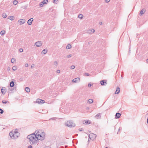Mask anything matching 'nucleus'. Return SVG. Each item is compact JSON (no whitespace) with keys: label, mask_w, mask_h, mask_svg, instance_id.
I'll use <instances>...</instances> for the list:
<instances>
[{"label":"nucleus","mask_w":148,"mask_h":148,"mask_svg":"<svg viewBox=\"0 0 148 148\" xmlns=\"http://www.w3.org/2000/svg\"><path fill=\"white\" fill-rule=\"evenodd\" d=\"M45 133L41 130H36L34 133L28 136L27 138L32 145H35L38 140H43L45 138Z\"/></svg>","instance_id":"nucleus-1"},{"label":"nucleus","mask_w":148,"mask_h":148,"mask_svg":"<svg viewBox=\"0 0 148 148\" xmlns=\"http://www.w3.org/2000/svg\"><path fill=\"white\" fill-rule=\"evenodd\" d=\"M66 125L70 127H75V124L74 123L73 121L71 120L68 121L66 123Z\"/></svg>","instance_id":"nucleus-2"},{"label":"nucleus","mask_w":148,"mask_h":148,"mask_svg":"<svg viewBox=\"0 0 148 148\" xmlns=\"http://www.w3.org/2000/svg\"><path fill=\"white\" fill-rule=\"evenodd\" d=\"M16 90V87H14L13 88H9L8 90V92L9 93L13 92L14 91Z\"/></svg>","instance_id":"nucleus-3"},{"label":"nucleus","mask_w":148,"mask_h":148,"mask_svg":"<svg viewBox=\"0 0 148 148\" xmlns=\"http://www.w3.org/2000/svg\"><path fill=\"white\" fill-rule=\"evenodd\" d=\"M48 0H43L39 4L40 6L41 7H42L44 5L47 4L48 2Z\"/></svg>","instance_id":"nucleus-4"},{"label":"nucleus","mask_w":148,"mask_h":148,"mask_svg":"<svg viewBox=\"0 0 148 148\" xmlns=\"http://www.w3.org/2000/svg\"><path fill=\"white\" fill-rule=\"evenodd\" d=\"M36 102L39 104H41L44 103L45 101L40 99H38L37 100Z\"/></svg>","instance_id":"nucleus-5"},{"label":"nucleus","mask_w":148,"mask_h":148,"mask_svg":"<svg viewBox=\"0 0 148 148\" xmlns=\"http://www.w3.org/2000/svg\"><path fill=\"white\" fill-rule=\"evenodd\" d=\"M35 45L36 47H40L42 45V42L41 41L37 42L35 43Z\"/></svg>","instance_id":"nucleus-6"},{"label":"nucleus","mask_w":148,"mask_h":148,"mask_svg":"<svg viewBox=\"0 0 148 148\" xmlns=\"http://www.w3.org/2000/svg\"><path fill=\"white\" fill-rule=\"evenodd\" d=\"M100 82L101 85L102 86L106 85L107 84V81L106 80H101Z\"/></svg>","instance_id":"nucleus-7"},{"label":"nucleus","mask_w":148,"mask_h":148,"mask_svg":"<svg viewBox=\"0 0 148 148\" xmlns=\"http://www.w3.org/2000/svg\"><path fill=\"white\" fill-rule=\"evenodd\" d=\"M1 90L2 94V95H5L6 92V88L5 87H3L1 88Z\"/></svg>","instance_id":"nucleus-8"},{"label":"nucleus","mask_w":148,"mask_h":148,"mask_svg":"<svg viewBox=\"0 0 148 148\" xmlns=\"http://www.w3.org/2000/svg\"><path fill=\"white\" fill-rule=\"evenodd\" d=\"M25 21V20L24 19H22L18 20V22L20 25H22L24 24Z\"/></svg>","instance_id":"nucleus-9"},{"label":"nucleus","mask_w":148,"mask_h":148,"mask_svg":"<svg viewBox=\"0 0 148 148\" xmlns=\"http://www.w3.org/2000/svg\"><path fill=\"white\" fill-rule=\"evenodd\" d=\"M95 32V30L93 29H91L87 30V32L88 34H92Z\"/></svg>","instance_id":"nucleus-10"},{"label":"nucleus","mask_w":148,"mask_h":148,"mask_svg":"<svg viewBox=\"0 0 148 148\" xmlns=\"http://www.w3.org/2000/svg\"><path fill=\"white\" fill-rule=\"evenodd\" d=\"M33 21V18H31L28 20L27 24L29 25H31L32 24V22Z\"/></svg>","instance_id":"nucleus-11"},{"label":"nucleus","mask_w":148,"mask_h":148,"mask_svg":"<svg viewBox=\"0 0 148 148\" xmlns=\"http://www.w3.org/2000/svg\"><path fill=\"white\" fill-rule=\"evenodd\" d=\"M121 115V114L117 112L115 115V118L116 119H118L120 118Z\"/></svg>","instance_id":"nucleus-12"},{"label":"nucleus","mask_w":148,"mask_h":148,"mask_svg":"<svg viewBox=\"0 0 148 148\" xmlns=\"http://www.w3.org/2000/svg\"><path fill=\"white\" fill-rule=\"evenodd\" d=\"M9 135L11 138L12 139H15V137H14L15 134H14L13 132H11L10 133Z\"/></svg>","instance_id":"nucleus-13"},{"label":"nucleus","mask_w":148,"mask_h":148,"mask_svg":"<svg viewBox=\"0 0 148 148\" xmlns=\"http://www.w3.org/2000/svg\"><path fill=\"white\" fill-rule=\"evenodd\" d=\"M90 136L93 139H94L96 137V135L93 133H90Z\"/></svg>","instance_id":"nucleus-14"},{"label":"nucleus","mask_w":148,"mask_h":148,"mask_svg":"<svg viewBox=\"0 0 148 148\" xmlns=\"http://www.w3.org/2000/svg\"><path fill=\"white\" fill-rule=\"evenodd\" d=\"M120 91V88L118 86L116 88V91L115 92V94H118Z\"/></svg>","instance_id":"nucleus-15"},{"label":"nucleus","mask_w":148,"mask_h":148,"mask_svg":"<svg viewBox=\"0 0 148 148\" xmlns=\"http://www.w3.org/2000/svg\"><path fill=\"white\" fill-rule=\"evenodd\" d=\"M90 123V122L89 120H84L83 121V124L88 125Z\"/></svg>","instance_id":"nucleus-16"},{"label":"nucleus","mask_w":148,"mask_h":148,"mask_svg":"<svg viewBox=\"0 0 148 148\" xmlns=\"http://www.w3.org/2000/svg\"><path fill=\"white\" fill-rule=\"evenodd\" d=\"M14 81H12L10 82V86L11 87H14Z\"/></svg>","instance_id":"nucleus-17"},{"label":"nucleus","mask_w":148,"mask_h":148,"mask_svg":"<svg viewBox=\"0 0 148 148\" xmlns=\"http://www.w3.org/2000/svg\"><path fill=\"white\" fill-rule=\"evenodd\" d=\"M95 117L97 119H100L101 117V116L100 113L97 114L95 116Z\"/></svg>","instance_id":"nucleus-18"},{"label":"nucleus","mask_w":148,"mask_h":148,"mask_svg":"<svg viewBox=\"0 0 148 148\" xmlns=\"http://www.w3.org/2000/svg\"><path fill=\"white\" fill-rule=\"evenodd\" d=\"M14 16H9L8 19L10 20L11 21H13L14 19Z\"/></svg>","instance_id":"nucleus-19"},{"label":"nucleus","mask_w":148,"mask_h":148,"mask_svg":"<svg viewBox=\"0 0 148 148\" xmlns=\"http://www.w3.org/2000/svg\"><path fill=\"white\" fill-rule=\"evenodd\" d=\"M145 9H142L140 12V14L141 15H143L145 12Z\"/></svg>","instance_id":"nucleus-20"},{"label":"nucleus","mask_w":148,"mask_h":148,"mask_svg":"<svg viewBox=\"0 0 148 148\" xmlns=\"http://www.w3.org/2000/svg\"><path fill=\"white\" fill-rule=\"evenodd\" d=\"M5 32L4 30H2L0 32V34L2 35H4L5 34Z\"/></svg>","instance_id":"nucleus-21"},{"label":"nucleus","mask_w":148,"mask_h":148,"mask_svg":"<svg viewBox=\"0 0 148 148\" xmlns=\"http://www.w3.org/2000/svg\"><path fill=\"white\" fill-rule=\"evenodd\" d=\"M71 46L70 44H69L67 45L66 47V48L67 49H69L71 48Z\"/></svg>","instance_id":"nucleus-22"},{"label":"nucleus","mask_w":148,"mask_h":148,"mask_svg":"<svg viewBox=\"0 0 148 148\" xmlns=\"http://www.w3.org/2000/svg\"><path fill=\"white\" fill-rule=\"evenodd\" d=\"M25 91L27 92H29L30 91V88L28 87H26L25 89Z\"/></svg>","instance_id":"nucleus-23"},{"label":"nucleus","mask_w":148,"mask_h":148,"mask_svg":"<svg viewBox=\"0 0 148 148\" xmlns=\"http://www.w3.org/2000/svg\"><path fill=\"white\" fill-rule=\"evenodd\" d=\"M47 52V51H46L45 49H43L42 52V53L46 54Z\"/></svg>","instance_id":"nucleus-24"},{"label":"nucleus","mask_w":148,"mask_h":148,"mask_svg":"<svg viewBox=\"0 0 148 148\" xmlns=\"http://www.w3.org/2000/svg\"><path fill=\"white\" fill-rule=\"evenodd\" d=\"M78 17L79 18L82 19L83 18V16L82 14H80L78 15Z\"/></svg>","instance_id":"nucleus-25"},{"label":"nucleus","mask_w":148,"mask_h":148,"mask_svg":"<svg viewBox=\"0 0 148 148\" xmlns=\"http://www.w3.org/2000/svg\"><path fill=\"white\" fill-rule=\"evenodd\" d=\"M88 101L90 104H91L93 102V100L92 99H88Z\"/></svg>","instance_id":"nucleus-26"},{"label":"nucleus","mask_w":148,"mask_h":148,"mask_svg":"<svg viewBox=\"0 0 148 148\" xmlns=\"http://www.w3.org/2000/svg\"><path fill=\"white\" fill-rule=\"evenodd\" d=\"M16 61L15 59L14 58L12 59L11 60V62L12 63H14Z\"/></svg>","instance_id":"nucleus-27"},{"label":"nucleus","mask_w":148,"mask_h":148,"mask_svg":"<svg viewBox=\"0 0 148 148\" xmlns=\"http://www.w3.org/2000/svg\"><path fill=\"white\" fill-rule=\"evenodd\" d=\"M7 16V15L5 13H3L2 14V17L4 18H6Z\"/></svg>","instance_id":"nucleus-28"},{"label":"nucleus","mask_w":148,"mask_h":148,"mask_svg":"<svg viewBox=\"0 0 148 148\" xmlns=\"http://www.w3.org/2000/svg\"><path fill=\"white\" fill-rule=\"evenodd\" d=\"M14 133L15 134H18V135H19V134H18V130H15Z\"/></svg>","instance_id":"nucleus-29"},{"label":"nucleus","mask_w":148,"mask_h":148,"mask_svg":"<svg viewBox=\"0 0 148 148\" xmlns=\"http://www.w3.org/2000/svg\"><path fill=\"white\" fill-rule=\"evenodd\" d=\"M17 69V67L16 66H14L12 67V70L14 71H16Z\"/></svg>","instance_id":"nucleus-30"},{"label":"nucleus","mask_w":148,"mask_h":148,"mask_svg":"<svg viewBox=\"0 0 148 148\" xmlns=\"http://www.w3.org/2000/svg\"><path fill=\"white\" fill-rule=\"evenodd\" d=\"M18 3V1L16 0H14L13 1V3L14 5H16Z\"/></svg>","instance_id":"nucleus-31"},{"label":"nucleus","mask_w":148,"mask_h":148,"mask_svg":"<svg viewBox=\"0 0 148 148\" xmlns=\"http://www.w3.org/2000/svg\"><path fill=\"white\" fill-rule=\"evenodd\" d=\"M75 80H76L77 82H79L80 81V79L79 78L77 77L75 78Z\"/></svg>","instance_id":"nucleus-32"},{"label":"nucleus","mask_w":148,"mask_h":148,"mask_svg":"<svg viewBox=\"0 0 148 148\" xmlns=\"http://www.w3.org/2000/svg\"><path fill=\"white\" fill-rule=\"evenodd\" d=\"M4 112L3 110L0 108V114H2Z\"/></svg>","instance_id":"nucleus-33"},{"label":"nucleus","mask_w":148,"mask_h":148,"mask_svg":"<svg viewBox=\"0 0 148 148\" xmlns=\"http://www.w3.org/2000/svg\"><path fill=\"white\" fill-rule=\"evenodd\" d=\"M58 1V0H53V2L54 3L57 4Z\"/></svg>","instance_id":"nucleus-34"},{"label":"nucleus","mask_w":148,"mask_h":148,"mask_svg":"<svg viewBox=\"0 0 148 148\" xmlns=\"http://www.w3.org/2000/svg\"><path fill=\"white\" fill-rule=\"evenodd\" d=\"M8 102L7 101L3 100L2 101V102L3 104H6Z\"/></svg>","instance_id":"nucleus-35"},{"label":"nucleus","mask_w":148,"mask_h":148,"mask_svg":"<svg viewBox=\"0 0 148 148\" xmlns=\"http://www.w3.org/2000/svg\"><path fill=\"white\" fill-rule=\"evenodd\" d=\"M75 67V66L74 65H72L71 67H70V68L71 69H74Z\"/></svg>","instance_id":"nucleus-36"},{"label":"nucleus","mask_w":148,"mask_h":148,"mask_svg":"<svg viewBox=\"0 0 148 148\" xmlns=\"http://www.w3.org/2000/svg\"><path fill=\"white\" fill-rule=\"evenodd\" d=\"M19 135H18V134H15L14 135V137H15V139L16 138H17L18 137V136Z\"/></svg>","instance_id":"nucleus-37"},{"label":"nucleus","mask_w":148,"mask_h":148,"mask_svg":"<svg viewBox=\"0 0 148 148\" xmlns=\"http://www.w3.org/2000/svg\"><path fill=\"white\" fill-rule=\"evenodd\" d=\"M92 85V84H91V83H89L88 84V87H90Z\"/></svg>","instance_id":"nucleus-38"},{"label":"nucleus","mask_w":148,"mask_h":148,"mask_svg":"<svg viewBox=\"0 0 148 148\" xmlns=\"http://www.w3.org/2000/svg\"><path fill=\"white\" fill-rule=\"evenodd\" d=\"M58 64V62L57 61H55L54 62V65H55L56 66H57Z\"/></svg>","instance_id":"nucleus-39"},{"label":"nucleus","mask_w":148,"mask_h":148,"mask_svg":"<svg viewBox=\"0 0 148 148\" xmlns=\"http://www.w3.org/2000/svg\"><path fill=\"white\" fill-rule=\"evenodd\" d=\"M71 57V55L69 54L66 57L67 58H69Z\"/></svg>","instance_id":"nucleus-40"},{"label":"nucleus","mask_w":148,"mask_h":148,"mask_svg":"<svg viewBox=\"0 0 148 148\" xmlns=\"http://www.w3.org/2000/svg\"><path fill=\"white\" fill-rule=\"evenodd\" d=\"M121 127H119V128L118 130V132L117 133V134H118V132H119L121 130Z\"/></svg>","instance_id":"nucleus-41"},{"label":"nucleus","mask_w":148,"mask_h":148,"mask_svg":"<svg viewBox=\"0 0 148 148\" xmlns=\"http://www.w3.org/2000/svg\"><path fill=\"white\" fill-rule=\"evenodd\" d=\"M79 130L80 131H84V129L82 128H81L79 129Z\"/></svg>","instance_id":"nucleus-42"},{"label":"nucleus","mask_w":148,"mask_h":148,"mask_svg":"<svg viewBox=\"0 0 148 148\" xmlns=\"http://www.w3.org/2000/svg\"><path fill=\"white\" fill-rule=\"evenodd\" d=\"M19 51L20 52H22L23 51V49L22 48H20L19 49Z\"/></svg>","instance_id":"nucleus-43"},{"label":"nucleus","mask_w":148,"mask_h":148,"mask_svg":"<svg viewBox=\"0 0 148 148\" xmlns=\"http://www.w3.org/2000/svg\"><path fill=\"white\" fill-rule=\"evenodd\" d=\"M72 82H76V81L75 80V78L73 79V80H72Z\"/></svg>","instance_id":"nucleus-44"},{"label":"nucleus","mask_w":148,"mask_h":148,"mask_svg":"<svg viewBox=\"0 0 148 148\" xmlns=\"http://www.w3.org/2000/svg\"><path fill=\"white\" fill-rule=\"evenodd\" d=\"M85 75L86 76H88L90 74L89 73H85Z\"/></svg>","instance_id":"nucleus-45"},{"label":"nucleus","mask_w":148,"mask_h":148,"mask_svg":"<svg viewBox=\"0 0 148 148\" xmlns=\"http://www.w3.org/2000/svg\"><path fill=\"white\" fill-rule=\"evenodd\" d=\"M10 67H8L7 68V70L8 71H10Z\"/></svg>","instance_id":"nucleus-46"},{"label":"nucleus","mask_w":148,"mask_h":148,"mask_svg":"<svg viewBox=\"0 0 148 148\" xmlns=\"http://www.w3.org/2000/svg\"><path fill=\"white\" fill-rule=\"evenodd\" d=\"M56 118H55V117H53V118H51V119H52V120H54L55 119H56Z\"/></svg>","instance_id":"nucleus-47"},{"label":"nucleus","mask_w":148,"mask_h":148,"mask_svg":"<svg viewBox=\"0 0 148 148\" xmlns=\"http://www.w3.org/2000/svg\"><path fill=\"white\" fill-rule=\"evenodd\" d=\"M106 3H108L110 1V0H105Z\"/></svg>","instance_id":"nucleus-48"},{"label":"nucleus","mask_w":148,"mask_h":148,"mask_svg":"<svg viewBox=\"0 0 148 148\" xmlns=\"http://www.w3.org/2000/svg\"><path fill=\"white\" fill-rule=\"evenodd\" d=\"M28 66V64L27 63H26L25 64V66L26 67H27Z\"/></svg>","instance_id":"nucleus-49"},{"label":"nucleus","mask_w":148,"mask_h":148,"mask_svg":"<svg viewBox=\"0 0 148 148\" xmlns=\"http://www.w3.org/2000/svg\"><path fill=\"white\" fill-rule=\"evenodd\" d=\"M32 146L31 145H29L27 147V148H32Z\"/></svg>","instance_id":"nucleus-50"},{"label":"nucleus","mask_w":148,"mask_h":148,"mask_svg":"<svg viewBox=\"0 0 148 148\" xmlns=\"http://www.w3.org/2000/svg\"><path fill=\"white\" fill-rule=\"evenodd\" d=\"M57 71L58 73H59L60 72V71L59 70H58Z\"/></svg>","instance_id":"nucleus-51"},{"label":"nucleus","mask_w":148,"mask_h":148,"mask_svg":"<svg viewBox=\"0 0 148 148\" xmlns=\"http://www.w3.org/2000/svg\"><path fill=\"white\" fill-rule=\"evenodd\" d=\"M89 138H88V140H89V139H91V137H90V135H89Z\"/></svg>","instance_id":"nucleus-52"},{"label":"nucleus","mask_w":148,"mask_h":148,"mask_svg":"<svg viewBox=\"0 0 148 148\" xmlns=\"http://www.w3.org/2000/svg\"><path fill=\"white\" fill-rule=\"evenodd\" d=\"M33 58V57L32 56L30 57V59H32Z\"/></svg>","instance_id":"nucleus-53"},{"label":"nucleus","mask_w":148,"mask_h":148,"mask_svg":"<svg viewBox=\"0 0 148 148\" xmlns=\"http://www.w3.org/2000/svg\"><path fill=\"white\" fill-rule=\"evenodd\" d=\"M147 123L148 125V117L147 118Z\"/></svg>","instance_id":"nucleus-54"},{"label":"nucleus","mask_w":148,"mask_h":148,"mask_svg":"<svg viewBox=\"0 0 148 148\" xmlns=\"http://www.w3.org/2000/svg\"><path fill=\"white\" fill-rule=\"evenodd\" d=\"M99 24L100 25H101L102 24V22H100L99 23Z\"/></svg>","instance_id":"nucleus-55"},{"label":"nucleus","mask_w":148,"mask_h":148,"mask_svg":"<svg viewBox=\"0 0 148 148\" xmlns=\"http://www.w3.org/2000/svg\"><path fill=\"white\" fill-rule=\"evenodd\" d=\"M33 67H34V66H33V65H32L31 66V67L32 68H33Z\"/></svg>","instance_id":"nucleus-56"},{"label":"nucleus","mask_w":148,"mask_h":148,"mask_svg":"<svg viewBox=\"0 0 148 148\" xmlns=\"http://www.w3.org/2000/svg\"><path fill=\"white\" fill-rule=\"evenodd\" d=\"M147 62H148V59H147Z\"/></svg>","instance_id":"nucleus-57"},{"label":"nucleus","mask_w":148,"mask_h":148,"mask_svg":"<svg viewBox=\"0 0 148 148\" xmlns=\"http://www.w3.org/2000/svg\"><path fill=\"white\" fill-rule=\"evenodd\" d=\"M105 148H108V147H106Z\"/></svg>","instance_id":"nucleus-58"},{"label":"nucleus","mask_w":148,"mask_h":148,"mask_svg":"<svg viewBox=\"0 0 148 148\" xmlns=\"http://www.w3.org/2000/svg\"><path fill=\"white\" fill-rule=\"evenodd\" d=\"M116 126V125H115V127H114L115 129V128Z\"/></svg>","instance_id":"nucleus-59"},{"label":"nucleus","mask_w":148,"mask_h":148,"mask_svg":"<svg viewBox=\"0 0 148 148\" xmlns=\"http://www.w3.org/2000/svg\"><path fill=\"white\" fill-rule=\"evenodd\" d=\"M130 50H129V52H130Z\"/></svg>","instance_id":"nucleus-60"}]
</instances>
